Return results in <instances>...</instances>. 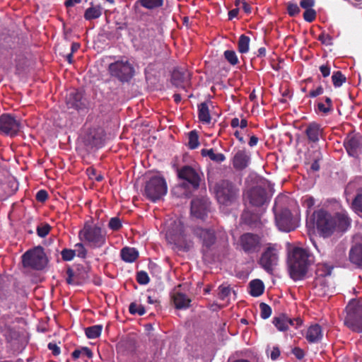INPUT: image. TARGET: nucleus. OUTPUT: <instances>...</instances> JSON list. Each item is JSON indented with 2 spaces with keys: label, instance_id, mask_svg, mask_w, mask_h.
Returning a JSON list of instances; mask_svg holds the SVG:
<instances>
[{
  "label": "nucleus",
  "instance_id": "nucleus-1",
  "mask_svg": "<svg viewBox=\"0 0 362 362\" xmlns=\"http://www.w3.org/2000/svg\"><path fill=\"white\" fill-rule=\"evenodd\" d=\"M316 226L322 236L327 238L334 231H345L351 224V220L345 211L331 215L325 210H319L315 215Z\"/></svg>",
  "mask_w": 362,
  "mask_h": 362
},
{
  "label": "nucleus",
  "instance_id": "nucleus-2",
  "mask_svg": "<svg viewBox=\"0 0 362 362\" xmlns=\"http://www.w3.org/2000/svg\"><path fill=\"white\" fill-rule=\"evenodd\" d=\"M310 253L306 249L296 247L290 250L288 255V267L290 276L294 280L302 279L307 273L312 262Z\"/></svg>",
  "mask_w": 362,
  "mask_h": 362
},
{
  "label": "nucleus",
  "instance_id": "nucleus-3",
  "mask_svg": "<svg viewBox=\"0 0 362 362\" xmlns=\"http://www.w3.org/2000/svg\"><path fill=\"white\" fill-rule=\"evenodd\" d=\"M78 237L89 247L100 248L106 244L107 232L97 225L86 222L79 231Z\"/></svg>",
  "mask_w": 362,
  "mask_h": 362
},
{
  "label": "nucleus",
  "instance_id": "nucleus-4",
  "mask_svg": "<svg viewBox=\"0 0 362 362\" xmlns=\"http://www.w3.org/2000/svg\"><path fill=\"white\" fill-rule=\"evenodd\" d=\"M286 199L285 196H278L275 199L273 211L278 228L284 232H290L296 228L297 224L292 218L291 211L283 208Z\"/></svg>",
  "mask_w": 362,
  "mask_h": 362
},
{
  "label": "nucleus",
  "instance_id": "nucleus-5",
  "mask_svg": "<svg viewBox=\"0 0 362 362\" xmlns=\"http://www.w3.org/2000/svg\"><path fill=\"white\" fill-rule=\"evenodd\" d=\"M165 238L167 241L180 249L187 250L191 246L184 233L183 223L180 219H170L165 223Z\"/></svg>",
  "mask_w": 362,
  "mask_h": 362
},
{
  "label": "nucleus",
  "instance_id": "nucleus-6",
  "mask_svg": "<svg viewBox=\"0 0 362 362\" xmlns=\"http://www.w3.org/2000/svg\"><path fill=\"white\" fill-rule=\"evenodd\" d=\"M108 71L111 76L122 83L129 81L135 72L133 64L125 57L110 64Z\"/></svg>",
  "mask_w": 362,
  "mask_h": 362
},
{
  "label": "nucleus",
  "instance_id": "nucleus-7",
  "mask_svg": "<svg viewBox=\"0 0 362 362\" xmlns=\"http://www.w3.org/2000/svg\"><path fill=\"white\" fill-rule=\"evenodd\" d=\"M47 263L48 258L40 245L35 246L24 252V267L40 271L46 267Z\"/></svg>",
  "mask_w": 362,
  "mask_h": 362
},
{
  "label": "nucleus",
  "instance_id": "nucleus-8",
  "mask_svg": "<svg viewBox=\"0 0 362 362\" xmlns=\"http://www.w3.org/2000/svg\"><path fill=\"white\" fill-rule=\"evenodd\" d=\"M214 190L217 201L221 205H230L238 197V190L231 182L227 180H222L216 183Z\"/></svg>",
  "mask_w": 362,
  "mask_h": 362
},
{
  "label": "nucleus",
  "instance_id": "nucleus-9",
  "mask_svg": "<svg viewBox=\"0 0 362 362\" xmlns=\"http://www.w3.org/2000/svg\"><path fill=\"white\" fill-rule=\"evenodd\" d=\"M168 191L165 180L160 176H153L146 183L144 192L147 198L153 202L161 199Z\"/></svg>",
  "mask_w": 362,
  "mask_h": 362
},
{
  "label": "nucleus",
  "instance_id": "nucleus-10",
  "mask_svg": "<svg viewBox=\"0 0 362 362\" xmlns=\"http://www.w3.org/2000/svg\"><path fill=\"white\" fill-rule=\"evenodd\" d=\"M21 127V119L13 114L0 115V134L11 137L16 136Z\"/></svg>",
  "mask_w": 362,
  "mask_h": 362
},
{
  "label": "nucleus",
  "instance_id": "nucleus-11",
  "mask_svg": "<svg viewBox=\"0 0 362 362\" xmlns=\"http://www.w3.org/2000/svg\"><path fill=\"white\" fill-rule=\"evenodd\" d=\"M345 324L354 332H362V303L349 304Z\"/></svg>",
  "mask_w": 362,
  "mask_h": 362
},
{
  "label": "nucleus",
  "instance_id": "nucleus-12",
  "mask_svg": "<svg viewBox=\"0 0 362 362\" xmlns=\"http://www.w3.org/2000/svg\"><path fill=\"white\" fill-rule=\"evenodd\" d=\"M279 259V250L274 245H269L263 251L259 264L267 272L272 274L278 264Z\"/></svg>",
  "mask_w": 362,
  "mask_h": 362
},
{
  "label": "nucleus",
  "instance_id": "nucleus-13",
  "mask_svg": "<svg viewBox=\"0 0 362 362\" xmlns=\"http://www.w3.org/2000/svg\"><path fill=\"white\" fill-rule=\"evenodd\" d=\"M209 205L210 202L206 197L194 199L191 203V214L203 220L210 211Z\"/></svg>",
  "mask_w": 362,
  "mask_h": 362
},
{
  "label": "nucleus",
  "instance_id": "nucleus-14",
  "mask_svg": "<svg viewBox=\"0 0 362 362\" xmlns=\"http://www.w3.org/2000/svg\"><path fill=\"white\" fill-rule=\"evenodd\" d=\"M240 245L245 252L254 253L260 248V240L258 235L248 233L241 235Z\"/></svg>",
  "mask_w": 362,
  "mask_h": 362
},
{
  "label": "nucleus",
  "instance_id": "nucleus-15",
  "mask_svg": "<svg viewBox=\"0 0 362 362\" xmlns=\"http://www.w3.org/2000/svg\"><path fill=\"white\" fill-rule=\"evenodd\" d=\"M178 176L180 179L187 181L194 188H197L201 180L199 172L194 168L185 165L178 171Z\"/></svg>",
  "mask_w": 362,
  "mask_h": 362
},
{
  "label": "nucleus",
  "instance_id": "nucleus-16",
  "mask_svg": "<svg viewBox=\"0 0 362 362\" xmlns=\"http://www.w3.org/2000/svg\"><path fill=\"white\" fill-rule=\"evenodd\" d=\"M273 323L278 330L284 332L288 329L291 327L297 329L302 325V320L300 318L291 319L286 315L283 314L274 317Z\"/></svg>",
  "mask_w": 362,
  "mask_h": 362
},
{
  "label": "nucleus",
  "instance_id": "nucleus-17",
  "mask_svg": "<svg viewBox=\"0 0 362 362\" xmlns=\"http://www.w3.org/2000/svg\"><path fill=\"white\" fill-rule=\"evenodd\" d=\"M194 235L199 238L204 247L209 248L216 242L214 230L210 228H196L194 230Z\"/></svg>",
  "mask_w": 362,
  "mask_h": 362
},
{
  "label": "nucleus",
  "instance_id": "nucleus-18",
  "mask_svg": "<svg viewBox=\"0 0 362 362\" xmlns=\"http://www.w3.org/2000/svg\"><path fill=\"white\" fill-rule=\"evenodd\" d=\"M247 197L250 203L255 206H263L267 201L266 190L260 186L251 189L247 192Z\"/></svg>",
  "mask_w": 362,
  "mask_h": 362
},
{
  "label": "nucleus",
  "instance_id": "nucleus-19",
  "mask_svg": "<svg viewBox=\"0 0 362 362\" xmlns=\"http://www.w3.org/2000/svg\"><path fill=\"white\" fill-rule=\"evenodd\" d=\"M250 160V153L244 149H240L235 153L232 158V164L236 170H242L249 165Z\"/></svg>",
  "mask_w": 362,
  "mask_h": 362
},
{
  "label": "nucleus",
  "instance_id": "nucleus-20",
  "mask_svg": "<svg viewBox=\"0 0 362 362\" xmlns=\"http://www.w3.org/2000/svg\"><path fill=\"white\" fill-rule=\"evenodd\" d=\"M345 147L349 156L356 157L362 152V135L358 134L348 139Z\"/></svg>",
  "mask_w": 362,
  "mask_h": 362
},
{
  "label": "nucleus",
  "instance_id": "nucleus-21",
  "mask_svg": "<svg viewBox=\"0 0 362 362\" xmlns=\"http://www.w3.org/2000/svg\"><path fill=\"white\" fill-rule=\"evenodd\" d=\"M313 292L318 296H329L332 293V288L327 280L324 278H315L314 281Z\"/></svg>",
  "mask_w": 362,
  "mask_h": 362
},
{
  "label": "nucleus",
  "instance_id": "nucleus-22",
  "mask_svg": "<svg viewBox=\"0 0 362 362\" xmlns=\"http://www.w3.org/2000/svg\"><path fill=\"white\" fill-rule=\"evenodd\" d=\"M189 79L190 74L185 69H175L172 74V82L179 88H184V83H187Z\"/></svg>",
  "mask_w": 362,
  "mask_h": 362
},
{
  "label": "nucleus",
  "instance_id": "nucleus-23",
  "mask_svg": "<svg viewBox=\"0 0 362 362\" xmlns=\"http://www.w3.org/2000/svg\"><path fill=\"white\" fill-rule=\"evenodd\" d=\"M11 59L16 66V73L21 74L23 72V52L21 46L11 49Z\"/></svg>",
  "mask_w": 362,
  "mask_h": 362
},
{
  "label": "nucleus",
  "instance_id": "nucleus-24",
  "mask_svg": "<svg viewBox=\"0 0 362 362\" xmlns=\"http://www.w3.org/2000/svg\"><path fill=\"white\" fill-rule=\"evenodd\" d=\"M305 134L309 141L316 143L322 136V129L318 124L313 122L307 127Z\"/></svg>",
  "mask_w": 362,
  "mask_h": 362
},
{
  "label": "nucleus",
  "instance_id": "nucleus-25",
  "mask_svg": "<svg viewBox=\"0 0 362 362\" xmlns=\"http://www.w3.org/2000/svg\"><path fill=\"white\" fill-rule=\"evenodd\" d=\"M322 336L321 327L315 324L308 327L305 337L310 343H317L322 339Z\"/></svg>",
  "mask_w": 362,
  "mask_h": 362
},
{
  "label": "nucleus",
  "instance_id": "nucleus-26",
  "mask_svg": "<svg viewBox=\"0 0 362 362\" xmlns=\"http://www.w3.org/2000/svg\"><path fill=\"white\" fill-rule=\"evenodd\" d=\"M82 93L78 90H74L66 96V104L69 107L80 109L83 105Z\"/></svg>",
  "mask_w": 362,
  "mask_h": 362
},
{
  "label": "nucleus",
  "instance_id": "nucleus-27",
  "mask_svg": "<svg viewBox=\"0 0 362 362\" xmlns=\"http://www.w3.org/2000/svg\"><path fill=\"white\" fill-rule=\"evenodd\" d=\"M349 260L354 264L362 267V244H356L351 248Z\"/></svg>",
  "mask_w": 362,
  "mask_h": 362
},
{
  "label": "nucleus",
  "instance_id": "nucleus-28",
  "mask_svg": "<svg viewBox=\"0 0 362 362\" xmlns=\"http://www.w3.org/2000/svg\"><path fill=\"white\" fill-rule=\"evenodd\" d=\"M173 299L177 309H187L189 307L191 300L182 293H175Z\"/></svg>",
  "mask_w": 362,
  "mask_h": 362
},
{
  "label": "nucleus",
  "instance_id": "nucleus-29",
  "mask_svg": "<svg viewBox=\"0 0 362 362\" xmlns=\"http://www.w3.org/2000/svg\"><path fill=\"white\" fill-rule=\"evenodd\" d=\"M17 186L14 182H5L0 184V200H4L14 194Z\"/></svg>",
  "mask_w": 362,
  "mask_h": 362
},
{
  "label": "nucleus",
  "instance_id": "nucleus-30",
  "mask_svg": "<svg viewBox=\"0 0 362 362\" xmlns=\"http://www.w3.org/2000/svg\"><path fill=\"white\" fill-rule=\"evenodd\" d=\"M138 257L139 252L134 247H126L121 250V257L126 262H134Z\"/></svg>",
  "mask_w": 362,
  "mask_h": 362
},
{
  "label": "nucleus",
  "instance_id": "nucleus-31",
  "mask_svg": "<svg viewBox=\"0 0 362 362\" xmlns=\"http://www.w3.org/2000/svg\"><path fill=\"white\" fill-rule=\"evenodd\" d=\"M250 293L254 297L261 296L264 290V285L259 279H254L249 284Z\"/></svg>",
  "mask_w": 362,
  "mask_h": 362
},
{
  "label": "nucleus",
  "instance_id": "nucleus-32",
  "mask_svg": "<svg viewBox=\"0 0 362 362\" xmlns=\"http://www.w3.org/2000/svg\"><path fill=\"white\" fill-rule=\"evenodd\" d=\"M198 117L200 122L204 124H209L211 122V116L207 103H202L198 106Z\"/></svg>",
  "mask_w": 362,
  "mask_h": 362
},
{
  "label": "nucleus",
  "instance_id": "nucleus-33",
  "mask_svg": "<svg viewBox=\"0 0 362 362\" xmlns=\"http://www.w3.org/2000/svg\"><path fill=\"white\" fill-rule=\"evenodd\" d=\"M202 156H208L211 160L216 163H222L226 160V156L221 153H216L213 148L202 149L201 151Z\"/></svg>",
  "mask_w": 362,
  "mask_h": 362
},
{
  "label": "nucleus",
  "instance_id": "nucleus-34",
  "mask_svg": "<svg viewBox=\"0 0 362 362\" xmlns=\"http://www.w3.org/2000/svg\"><path fill=\"white\" fill-rule=\"evenodd\" d=\"M102 10L100 6H91L86 10L84 18L88 21L98 18L102 15Z\"/></svg>",
  "mask_w": 362,
  "mask_h": 362
},
{
  "label": "nucleus",
  "instance_id": "nucleus-35",
  "mask_svg": "<svg viewBox=\"0 0 362 362\" xmlns=\"http://www.w3.org/2000/svg\"><path fill=\"white\" fill-rule=\"evenodd\" d=\"M333 267L328 264H318L316 269V278H324L330 276Z\"/></svg>",
  "mask_w": 362,
  "mask_h": 362
},
{
  "label": "nucleus",
  "instance_id": "nucleus-36",
  "mask_svg": "<svg viewBox=\"0 0 362 362\" xmlns=\"http://www.w3.org/2000/svg\"><path fill=\"white\" fill-rule=\"evenodd\" d=\"M250 39L248 36L241 35L238 42V51L240 53L245 54L248 52Z\"/></svg>",
  "mask_w": 362,
  "mask_h": 362
},
{
  "label": "nucleus",
  "instance_id": "nucleus-37",
  "mask_svg": "<svg viewBox=\"0 0 362 362\" xmlns=\"http://www.w3.org/2000/svg\"><path fill=\"white\" fill-rule=\"evenodd\" d=\"M102 325H93L86 329V335L88 339H95L101 334Z\"/></svg>",
  "mask_w": 362,
  "mask_h": 362
},
{
  "label": "nucleus",
  "instance_id": "nucleus-38",
  "mask_svg": "<svg viewBox=\"0 0 362 362\" xmlns=\"http://www.w3.org/2000/svg\"><path fill=\"white\" fill-rule=\"evenodd\" d=\"M352 208L357 213H362V187L357 189L356 195L352 202Z\"/></svg>",
  "mask_w": 362,
  "mask_h": 362
},
{
  "label": "nucleus",
  "instance_id": "nucleus-39",
  "mask_svg": "<svg viewBox=\"0 0 362 362\" xmlns=\"http://www.w3.org/2000/svg\"><path fill=\"white\" fill-rule=\"evenodd\" d=\"M52 227L47 223H40L36 226L37 235L40 238H45L50 232Z\"/></svg>",
  "mask_w": 362,
  "mask_h": 362
},
{
  "label": "nucleus",
  "instance_id": "nucleus-40",
  "mask_svg": "<svg viewBox=\"0 0 362 362\" xmlns=\"http://www.w3.org/2000/svg\"><path fill=\"white\" fill-rule=\"evenodd\" d=\"M163 0H140L141 5L148 9H153L163 5Z\"/></svg>",
  "mask_w": 362,
  "mask_h": 362
},
{
  "label": "nucleus",
  "instance_id": "nucleus-41",
  "mask_svg": "<svg viewBox=\"0 0 362 362\" xmlns=\"http://www.w3.org/2000/svg\"><path fill=\"white\" fill-rule=\"evenodd\" d=\"M188 145L189 148L191 149H195L199 146V136L195 131H192L189 132Z\"/></svg>",
  "mask_w": 362,
  "mask_h": 362
},
{
  "label": "nucleus",
  "instance_id": "nucleus-42",
  "mask_svg": "<svg viewBox=\"0 0 362 362\" xmlns=\"http://www.w3.org/2000/svg\"><path fill=\"white\" fill-rule=\"evenodd\" d=\"M332 79L335 87H340L346 81V77L340 71L334 72Z\"/></svg>",
  "mask_w": 362,
  "mask_h": 362
},
{
  "label": "nucleus",
  "instance_id": "nucleus-43",
  "mask_svg": "<svg viewBox=\"0 0 362 362\" xmlns=\"http://www.w3.org/2000/svg\"><path fill=\"white\" fill-rule=\"evenodd\" d=\"M218 296L222 300H226L230 295L231 289L228 286L221 285L218 288Z\"/></svg>",
  "mask_w": 362,
  "mask_h": 362
},
{
  "label": "nucleus",
  "instance_id": "nucleus-44",
  "mask_svg": "<svg viewBox=\"0 0 362 362\" xmlns=\"http://www.w3.org/2000/svg\"><path fill=\"white\" fill-rule=\"evenodd\" d=\"M226 59L231 64L236 65L238 63V59L236 53L233 50H226L224 52Z\"/></svg>",
  "mask_w": 362,
  "mask_h": 362
},
{
  "label": "nucleus",
  "instance_id": "nucleus-45",
  "mask_svg": "<svg viewBox=\"0 0 362 362\" xmlns=\"http://www.w3.org/2000/svg\"><path fill=\"white\" fill-rule=\"evenodd\" d=\"M129 310L130 313L138 314L139 315H143L146 313L144 307L141 305H138L136 303H132L129 305Z\"/></svg>",
  "mask_w": 362,
  "mask_h": 362
},
{
  "label": "nucleus",
  "instance_id": "nucleus-46",
  "mask_svg": "<svg viewBox=\"0 0 362 362\" xmlns=\"http://www.w3.org/2000/svg\"><path fill=\"white\" fill-rule=\"evenodd\" d=\"M260 316L263 319L269 318L272 315V308L267 304L261 303L259 305Z\"/></svg>",
  "mask_w": 362,
  "mask_h": 362
},
{
  "label": "nucleus",
  "instance_id": "nucleus-47",
  "mask_svg": "<svg viewBox=\"0 0 362 362\" xmlns=\"http://www.w3.org/2000/svg\"><path fill=\"white\" fill-rule=\"evenodd\" d=\"M75 248L73 250L75 252V256H78L81 258H85L86 257L87 251L83 244L76 243Z\"/></svg>",
  "mask_w": 362,
  "mask_h": 362
},
{
  "label": "nucleus",
  "instance_id": "nucleus-48",
  "mask_svg": "<svg viewBox=\"0 0 362 362\" xmlns=\"http://www.w3.org/2000/svg\"><path fill=\"white\" fill-rule=\"evenodd\" d=\"M108 227L112 230H118L122 227V222L117 217H112L110 219Z\"/></svg>",
  "mask_w": 362,
  "mask_h": 362
},
{
  "label": "nucleus",
  "instance_id": "nucleus-49",
  "mask_svg": "<svg viewBox=\"0 0 362 362\" xmlns=\"http://www.w3.org/2000/svg\"><path fill=\"white\" fill-rule=\"evenodd\" d=\"M267 354L270 356L272 360H276L280 355V350L278 346H268Z\"/></svg>",
  "mask_w": 362,
  "mask_h": 362
},
{
  "label": "nucleus",
  "instance_id": "nucleus-50",
  "mask_svg": "<svg viewBox=\"0 0 362 362\" xmlns=\"http://www.w3.org/2000/svg\"><path fill=\"white\" fill-rule=\"evenodd\" d=\"M136 280L139 284L146 285L149 282V277L146 272L141 271L137 273Z\"/></svg>",
  "mask_w": 362,
  "mask_h": 362
},
{
  "label": "nucleus",
  "instance_id": "nucleus-51",
  "mask_svg": "<svg viewBox=\"0 0 362 362\" xmlns=\"http://www.w3.org/2000/svg\"><path fill=\"white\" fill-rule=\"evenodd\" d=\"M62 257L65 261H71L75 257V252L71 249H64L62 252Z\"/></svg>",
  "mask_w": 362,
  "mask_h": 362
},
{
  "label": "nucleus",
  "instance_id": "nucleus-52",
  "mask_svg": "<svg viewBox=\"0 0 362 362\" xmlns=\"http://www.w3.org/2000/svg\"><path fill=\"white\" fill-rule=\"evenodd\" d=\"M304 20L307 22H313L316 18V12L314 9L306 10L303 14Z\"/></svg>",
  "mask_w": 362,
  "mask_h": 362
},
{
  "label": "nucleus",
  "instance_id": "nucleus-53",
  "mask_svg": "<svg viewBox=\"0 0 362 362\" xmlns=\"http://www.w3.org/2000/svg\"><path fill=\"white\" fill-rule=\"evenodd\" d=\"M287 11L290 16H294L299 13L300 8L296 4L288 3L287 6Z\"/></svg>",
  "mask_w": 362,
  "mask_h": 362
},
{
  "label": "nucleus",
  "instance_id": "nucleus-54",
  "mask_svg": "<svg viewBox=\"0 0 362 362\" xmlns=\"http://www.w3.org/2000/svg\"><path fill=\"white\" fill-rule=\"evenodd\" d=\"M315 4L314 0H301L300 2V6L306 10L312 9V7Z\"/></svg>",
  "mask_w": 362,
  "mask_h": 362
},
{
  "label": "nucleus",
  "instance_id": "nucleus-55",
  "mask_svg": "<svg viewBox=\"0 0 362 362\" xmlns=\"http://www.w3.org/2000/svg\"><path fill=\"white\" fill-rule=\"evenodd\" d=\"M48 197V194L45 190L41 189L36 194L35 198L38 202H44Z\"/></svg>",
  "mask_w": 362,
  "mask_h": 362
},
{
  "label": "nucleus",
  "instance_id": "nucleus-56",
  "mask_svg": "<svg viewBox=\"0 0 362 362\" xmlns=\"http://www.w3.org/2000/svg\"><path fill=\"white\" fill-rule=\"evenodd\" d=\"M47 347L54 356H58L61 352L60 348L54 343H49Z\"/></svg>",
  "mask_w": 362,
  "mask_h": 362
},
{
  "label": "nucleus",
  "instance_id": "nucleus-57",
  "mask_svg": "<svg viewBox=\"0 0 362 362\" xmlns=\"http://www.w3.org/2000/svg\"><path fill=\"white\" fill-rule=\"evenodd\" d=\"M81 358H90L93 357V353L90 349L88 347H82L81 349Z\"/></svg>",
  "mask_w": 362,
  "mask_h": 362
},
{
  "label": "nucleus",
  "instance_id": "nucleus-58",
  "mask_svg": "<svg viewBox=\"0 0 362 362\" xmlns=\"http://www.w3.org/2000/svg\"><path fill=\"white\" fill-rule=\"evenodd\" d=\"M322 93H323L322 87V86H318L315 89H313V90H310V93H309V95L311 98H315V97H317V96L322 94Z\"/></svg>",
  "mask_w": 362,
  "mask_h": 362
},
{
  "label": "nucleus",
  "instance_id": "nucleus-59",
  "mask_svg": "<svg viewBox=\"0 0 362 362\" xmlns=\"http://www.w3.org/2000/svg\"><path fill=\"white\" fill-rule=\"evenodd\" d=\"M315 204V200L312 197H306L304 199V204L308 209L312 208Z\"/></svg>",
  "mask_w": 362,
  "mask_h": 362
},
{
  "label": "nucleus",
  "instance_id": "nucleus-60",
  "mask_svg": "<svg viewBox=\"0 0 362 362\" xmlns=\"http://www.w3.org/2000/svg\"><path fill=\"white\" fill-rule=\"evenodd\" d=\"M317 108H318L319 111H320L325 114H327L328 112H329L331 111L330 107L327 106L326 104H324L322 103H319L317 104Z\"/></svg>",
  "mask_w": 362,
  "mask_h": 362
},
{
  "label": "nucleus",
  "instance_id": "nucleus-61",
  "mask_svg": "<svg viewBox=\"0 0 362 362\" xmlns=\"http://www.w3.org/2000/svg\"><path fill=\"white\" fill-rule=\"evenodd\" d=\"M293 355L298 359H301L304 357V351L298 347H296L293 349Z\"/></svg>",
  "mask_w": 362,
  "mask_h": 362
},
{
  "label": "nucleus",
  "instance_id": "nucleus-62",
  "mask_svg": "<svg viewBox=\"0 0 362 362\" xmlns=\"http://www.w3.org/2000/svg\"><path fill=\"white\" fill-rule=\"evenodd\" d=\"M319 40H320L323 44L330 45L331 44V37L328 35H320L319 36Z\"/></svg>",
  "mask_w": 362,
  "mask_h": 362
},
{
  "label": "nucleus",
  "instance_id": "nucleus-63",
  "mask_svg": "<svg viewBox=\"0 0 362 362\" xmlns=\"http://www.w3.org/2000/svg\"><path fill=\"white\" fill-rule=\"evenodd\" d=\"M356 185H357V182L356 181L350 182L347 185V186L346 187L345 193L346 194H350L351 192V191L355 189Z\"/></svg>",
  "mask_w": 362,
  "mask_h": 362
},
{
  "label": "nucleus",
  "instance_id": "nucleus-64",
  "mask_svg": "<svg viewBox=\"0 0 362 362\" xmlns=\"http://www.w3.org/2000/svg\"><path fill=\"white\" fill-rule=\"evenodd\" d=\"M320 70L324 77H327L330 74V69L328 66L322 65L320 67Z\"/></svg>",
  "mask_w": 362,
  "mask_h": 362
}]
</instances>
